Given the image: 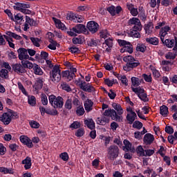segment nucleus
<instances>
[{
  "mask_svg": "<svg viewBox=\"0 0 177 177\" xmlns=\"http://www.w3.org/2000/svg\"><path fill=\"white\" fill-rule=\"evenodd\" d=\"M86 28L91 34H96V32L99 31V24L95 21H90L87 23Z\"/></svg>",
  "mask_w": 177,
  "mask_h": 177,
  "instance_id": "nucleus-10",
  "label": "nucleus"
},
{
  "mask_svg": "<svg viewBox=\"0 0 177 177\" xmlns=\"http://www.w3.org/2000/svg\"><path fill=\"white\" fill-rule=\"evenodd\" d=\"M93 107V102L91 100H87L84 102V109L86 113H89V111H92Z\"/></svg>",
  "mask_w": 177,
  "mask_h": 177,
  "instance_id": "nucleus-23",
  "label": "nucleus"
},
{
  "mask_svg": "<svg viewBox=\"0 0 177 177\" xmlns=\"http://www.w3.org/2000/svg\"><path fill=\"white\" fill-rule=\"evenodd\" d=\"M21 63L22 66H24V70H26V68H29L30 70H31V68H34V64L30 62V61L27 59L21 61Z\"/></svg>",
  "mask_w": 177,
  "mask_h": 177,
  "instance_id": "nucleus-28",
  "label": "nucleus"
},
{
  "mask_svg": "<svg viewBox=\"0 0 177 177\" xmlns=\"http://www.w3.org/2000/svg\"><path fill=\"white\" fill-rule=\"evenodd\" d=\"M67 19L68 20H72L74 23H82V21L85 20V18L82 17V15L74 14L73 12H70L68 15Z\"/></svg>",
  "mask_w": 177,
  "mask_h": 177,
  "instance_id": "nucleus-11",
  "label": "nucleus"
},
{
  "mask_svg": "<svg viewBox=\"0 0 177 177\" xmlns=\"http://www.w3.org/2000/svg\"><path fill=\"white\" fill-rule=\"evenodd\" d=\"M26 21L29 24L30 26H34L35 27H37L38 26V23H37V21L30 19V17L26 16Z\"/></svg>",
  "mask_w": 177,
  "mask_h": 177,
  "instance_id": "nucleus-35",
  "label": "nucleus"
},
{
  "mask_svg": "<svg viewBox=\"0 0 177 177\" xmlns=\"http://www.w3.org/2000/svg\"><path fill=\"white\" fill-rule=\"evenodd\" d=\"M143 142L145 145H151L154 142V136L150 133H147L145 135L143 138Z\"/></svg>",
  "mask_w": 177,
  "mask_h": 177,
  "instance_id": "nucleus-18",
  "label": "nucleus"
},
{
  "mask_svg": "<svg viewBox=\"0 0 177 177\" xmlns=\"http://www.w3.org/2000/svg\"><path fill=\"white\" fill-rule=\"evenodd\" d=\"M0 121L3 123L4 125H9L12 122V116L9 112H5L0 117Z\"/></svg>",
  "mask_w": 177,
  "mask_h": 177,
  "instance_id": "nucleus-15",
  "label": "nucleus"
},
{
  "mask_svg": "<svg viewBox=\"0 0 177 177\" xmlns=\"http://www.w3.org/2000/svg\"><path fill=\"white\" fill-rule=\"evenodd\" d=\"M162 157H163V161H165L166 165H168V167H169V165H171V158L165 155H164V156H162Z\"/></svg>",
  "mask_w": 177,
  "mask_h": 177,
  "instance_id": "nucleus-62",
  "label": "nucleus"
},
{
  "mask_svg": "<svg viewBox=\"0 0 177 177\" xmlns=\"http://www.w3.org/2000/svg\"><path fill=\"white\" fill-rule=\"evenodd\" d=\"M42 86H44V79L43 78H37L35 81L34 88L36 91L39 89H42Z\"/></svg>",
  "mask_w": 177,
  "mask_h": 177,
  "instance_id": "nucleus-24",
  "label": "nucleus"
},
{
  "mask_svg": "<svg viewBox=\"0 0 177 177\" xmlns=\"http://www.w3.org/2000/svg\"><path fill=\"white\" fill-rule=\"evenodd\" d=\"M4 13H6V15H7V16H8V17H10V20H12V21H15V18L13 17V14L12 13L10 10H9V9L5 10Z\"/></svg>",
  "mask_w": 177,
  "mask_h": 177,
  "instance_id": "nucleus-55",
  "label": "nucleus"
},
{
  "mask_svg": "<svg viewBox=\"0 0 177 177\" xmlns=\"http://www.w3.org/2000/svg\"><path fill=\"white\" fill-rule=\"evenodd\" d=\"M50 78L55 84L60 82V80H62V70H60V67L58 65L53 66V70L50 72Z\"/></svg>",
  "mask_w": 177,
  "mask_h": 177,
  "instance_id": "nucleus-4",
  "label": "nucleus"
},
{
  "mask_svg": "<svg viewBox=\"0 0 177 177\" xmlns=\"http://www.w3.org/2000/svg\"><path fill=\"white\" fill-rule=\"evenodd\" d=\"M30 39L34 45V46H36L37 48H39V46H41V45L39 44V42H41V39L39 38L30 37Z\"/></svg>",
  "mask_w": 177,
  "mask_h": 177,
  "instance_id": "nucleus-37",
  "label": "nucleus"
},
{
  "mask_svg": "<svg viewBox=\"0 0 177 177\" xmlns=\"http://www.w3.org/2000/svg\"><path fill=\"white\" fill-rule=\"evenodd\" d=\"M70 128H72L73 129H78L81 128V122L75 121L70 125Z\"/></svg>",
  "mask_w": 177,
  "mask_h": 177,
  "instance_id": "nucleus-46",
  "label": "nucleus"
},
{
  "mask_svg": "<svg viewBox=\"0 0 177 177\" xmlns=\"http://www.w3.org/2000/svg\"><path fill=\"white\" fill-rule=\"evenodd\" d=\"M126 118L128 121V124L132 125V124L135 122V120L138 119V115H136V113L131 112V115L127 114Z\"/></svg>",
  "mask_w": 177,
  "mask_h": 177,
  "instance_id": "nucleus-19",
  "label": "nucleus"
},
{
  "mask_svg": "<svg viewBox=\"0 0 177 177\" xmlns=\"http://www.w3.org/2000/svg\"><path fill=\"white\" fill-rule=\"evenodd\" d=\"M97 44H99L98 39H91V40L88 41V46H91V47L97 46Z\"/></svg>",
  "mask_w": 177,
  "mask_h": 177,
  "instance_id": "nucleus-49",
  "label": "nucleus"
},
{
  "mask_svg": "<svg viewBox=\"0 0 177 177\" xmlns=\"http://www.w3.org/2000/svg\"><path fill=\"white\" fill-rule=\"evenodd\" d=\"M76 34H75V33ZM88 34V29H86V27L84 24H77L75 27L72 28L71 30H68L66 33L70 37H75L77 34Z\"/></svg>",
  "mask_w": 177,
  "mask_h": 177,
  "instance_id": "nucleus-2",
  "label": "nucleus"
},
{
  "mask_svg": "<svg viewBox=\"0 0 177 177\" xmlns=\"http://www.w3.org/2000/svg\"><path fill=\"white\" fill-rule=\"evenodd\" d=\"M64 107L66 109V110H71V109H73V100L71 98H68L66 100Z\"/></svg>",
  "mask_w": 177,
  "mask_h": 177,
  "instance_id": "nucleus-38",
  "label": "nucleus"
},
{
  "mask_svg": "<svg viewBox=\"0 0 177 177\" xmlns=\"http://www.w3.org/2000/svg\"><path fill=\"white\" fill-rule=\"evenodd\" d=\"M168 107L165 105H162L160 107V114L162 115V117H167L169 114Z\"/></svg>",
  "mask_w": 177,
  "mask_h": 177,
  "instance_id": "nucleus-30",
  "label": "nucleus"
},
{
  "mask_svg": "<svg viewBox=\"0 0 177 177\" xmlns=\"http://www.w3.org/2000/svg\"><path fill=\"white\" fill-rule=\"evenodd\" d=\"M12 70L17 74H25L27 71L24 69V66L21 64H15L12 66Z\"/></svg>",
  "mask_w": 177,
  "mask_h": 177,
  "instance_id": "nucleus-16",
  "label": "nucleus"
},
{
  "mask_svg": "<svg viewBox=\"0 0 177 177\" xmlns=\"http://www.w3.org/2000/svg\"><path fill=\"white\" fill-rule=\"evenodd\" d=\"M138 31H139V30L132 28V29L127 32L128 36L131 37L132 38H140V33Z\"/></svg>",
  "mask_w": 177,
  "mask_h": 177,
  "instance_id": "nucleus-20",
  "label": "nucleus"
},
{
  "mask_svg": "<svg viewBox=\"0 0 177 177\" xmlns=\"http://www.w3.org/2000/svg\"><path fill=\"white\" fill-rule=\"evenodd\" d=\"M8 73H9L6 69L3 68L0 71V77L1 78H6L8 77Z\"/></svg>",
  "mask_w": 177,
  "mask_h": 177,
  "instance_id": "nucleus-57",
  "label": "nucleus"
},
{
  "mask_svg": "<svg viewBox=\"0 0 177 177\" xmlns=\"http://www.w3.org/2000/svg\"><path fill=\"white\" fill-rule=\"evenodd\" d=\"M75 136L77 138H82L83 135H85V130H84V128H79L77 131L75 133Z\"/></svg>",
  "mask_w": 177,
  "mask_h": 177,
  "instance_id": "nucleus-44",
  "label": "nucleus"
},
{
  "mask_svg": "<svg viewBox=\"0 0 177 177\" xmlns=\"http://www.w3.org/2000/svg\"><path fill=\"white\" fill-rule=\"evenodd\" d=\"M118 43L120 46L123 47L120 49L121 53H125V52H128L130 55L133 53V46L131 42L127 40L118 39Z\"/></svg>",
  "mask_w": 177,
  "mask_h": 177,
  "instance_id": "nucleus-5",
  "label": "nucleus"
},
{
  "mask_svg": "<svg viewBox=\"0 0 177 177\" xmlns=\"http://www.w3.org/2000/svg\"><path fill=\"white\" fill-rule=\"evenodd\" d=\"M153 28H154V26L152 22H149V24H145L144 27L145 31L146 34H148V35H149V34H151V32H153Z\"/></svg>",
  "mask_w": 177,
  "mask_h": 177,
  "instance_id": "nucleus-27",
  "label": "nucleus"
},
{
  "mask_svg": "<svg viewBox=\"0 0 177 177\" xmlns=\"http://www.w3.org/2000/svg\"><path fill=\"white\" fill-rule=\"evenodd\" d=\"M33 71L36 75H42L44 74L42 69L37 64H34Z\"/></svg>",
  "mask_w": 177,
  "mask_h": 177,
  "instance_id": "nucleus-31",
  "label": "nucleus"
},
{
  "mask_svg": "<svg viewBox=\"0 0 177 177\" xmlns=\"http://www.w3.org/2000/svg\"><path fill=\"white\" fill-rule=\"evenodd\" d=\"M19 140L21 143H23V145L27 146L28 149H32V147H34V144H32L30 138H28L27 136H21L19 137Z\"/></svg>",
  "mask_w": 177,
  "mask_h": 177,
  "instance_id": "nucleus-14",
  "label": "nucleus"
},
{
  "mask_svg": "<svg viewBox=\"0 0 177 177\" xmlns=\"http://www.w3.org/2000/svg\"><path fill=\"white\" fill-rule=\"evenodd\" d=\"M76 114L79 117H81L85 114V109H84V106L82 105H80L77 107Z\"/></svg>",
  "mask_w": 177,
  "mask_h": 177,
  "instance_id": "nucleus-36",
  "label": "nucleus"
},
{
  "mask_svg": "<svg viewBox=\"0 0 177 177\" xmlns=\"http://www.w3.org/2000/svg\"><path fill=\"white\" fill-rule=\"evenodd\" d=\"M6 153V147L3 146V144L0 143V154L1 156H5V153Z\"/></svg>",
  "mask_w": 177,
  "mask_h": 177,
  "instance_id": "nucleus-61",
  "label": "nucleus"
},
{
  "mask_svg": "<svg viewBox=\"0 0 177 177\" xmlns=\"http://www.w3.org/2000/svg\"><path fill=\"white\" fill-rule=\"evenodd\" d=\"M104 84L107 85V86H113V85H114V80H111L110 79H105Z\"/></svg>",
  "mask_w": 177,
  "mask_h": 177,
  "instance_id": "nucleus-64",
  "label": "nucleus"
},
{
  "mask_svg": "<svg viewBox=\"0 0 177 177\" xmlns=\"http://www.w3.org/2000/svg\"><path fill=\"white\" fill-rule=\"evenodd\" d=\"M8 113H9L10 117H11V120H12V118H13V117H15V118H19V115H17V112H15L12 109H9Z\"/></svg>",
  "mask_w": 177,
  "mask_h": 177,
  "instance_id": "nucleus-60",
  "label": "nucleus"
},
{
  "mask_svg": "<svg viewBox=\"0 0 177 177\" xmlns=\"http://www.w3.org/2000/svg\"><path fill=\"white\" fill-rule=\"evenodd\" d=\"M109 35H110L109 34V31L107 30V29L102 30L100 32V38H103L104 39H106V38H107Z\"/></svg>",
  "mask_w": 177,
  "mask_h": 177,
  "instance_id": "nucleus-41",
  "label": "nucleus"
},
{
  "mask_svg": "<svg viewBox=\"0 0 177 177\" xmlns=\"http://www.w3.org/2000/svg\"><path fill=\"white\" fill-rule=\"evenodd\" d=\"M41 100L43 106H46L48 104V97L46 96V94H41Z\"/></svg>",
  "mask_w": 177,
  "mask_h": 177,
  "instance_id": "nucleus-53",
  "label": "nucleus"
},
{
  "mask_svg": "<svg viewBox=\"0 0 177 177\" xmlns=\"http://www.w3.org/2000/svg\"><path fill=\"white\" fill-rule=\"evenodd\" d=\"M105 117H111V120L116 121V122H122V115H118L117 111L114 109H106L104 112Z\"/></svg>",
  "mask_w": 177,
  "mask_h": 177,
  "instance_id": "nucleus-6",
  "label": "nucleus"
},
{
  "mask_svg": "<svg viewBox=\"0 0 177 177\" xmlns=\"http://www.w3.org/2000/svg\"><path fill=\"white\" fill-rule=\"evenodd\" d=\"M169 30H171V28L168 26L162 28L160 31V35L165 37V35L168 34V31H169Z\"/></svg>",
  "mask_w": 177,
  "mask_h": 177,
  "instance_id": "nucleus-39",
  "label": "nucleus"
},
{
  "mask_svg": "<svg viewBox=\"0 0 177 177\" xmlns=\"http://www.w3.org/2000/svg\"><path fill=\"white\" fill-rule=\"evenodd\" d=\"M145 151L143 149V147H142V145L138 146L136 149V153H137L138 156H139L140 157L146 156V153H145Z\"/></svg>",
  "mask_w": 177,
  "mask_h": 177,
  "instance_id": "nucleus-34",
  "label": "nucleus"
},
{
  "mask_svg": "<svg viewBox=\"0 0 177 177\" xmlns=\"http://www.w3.org/2000/svg\"><path fill=\"white\" fill-rule=\"evenodd\" d=\"M120 154V149L117 145H111L108 149L109 158L111 161H114Z\"/></svg>",
  "mask_w": 177,
  "mask_h": 177,
  "instance_id": "nucleus-7",
  "label": "nucleus"
},
{
  "mask_svg": "<svg viewBox=\"0 0 177 177\" xmlns=\"http://www.w3.org/2000/svg\"><path fill=\"white\" fill-rule=\"evenodd\" d=\"M28 103L30 104V106H32V107H34L37 104V98H35V96L31 95L30 97L28 96Z\"/></svg>",
  "mask_w": 177,
  "mask_h": 177,
  "instance_id": "nucleus-32",
  "label": "nucleus"
},
{
  "mask_svg": "<svg viewBox=\"0 0 177 177\" xmlns=\"http://www.w3.org/2000/svg\"><path fill=\"white\" fill-rule=\"evenodd\" d=\"M164 46H166L167 48H174V45H175V40L174 39H167L163 42Z\"/></svg>",
  "mask_w": 177,
  "mask_h": 177,
  "instance_id": "nucleus-29",
  "label": "nucleus"
},
{
  "mask_svg": "<svg viewBox=\"0 0 177 177\" xmlns=\"http://www.w3.org/2000/svg\"><path fill=\"white\" fill-rule=\"evenodd\" d=\"M129 24L133 25L134 26L133 27V28H134V30H138L139 31H142V28H143V26L140 23V20L136 17H133L130 19L129 20Z\"/></svg>",
  "mask_w": 177,
  "mask_h": 177,
  "instance_id": "nucleus-12",
  "label": "nucleus"
},
{
  "mask_svg": "<svg viewBox=\"0 0 177 177\" xmlns=\"http://www.w3.org/2000/svg\"><path fill=\"white\" fill-rule=\"evenodd\" d=\"M142 77L146 82H151V75H148L147 74L145 73L142 75Z\"/></svg>",
  "mask_w": 177,
  "mask_h": 177,
  "instance_id": "nucleus-63",
  "label": "nucleus"
},
{
  "mask_svg": "<svg viewBox=\"0 0 177 177\" xmlns=\"http://www.w3.org/2000/svg\"><path fill=\"white\" fill-rule=\"evenodd\" d=\"M131 91H133L134 93L138 95L140 100L142 102H147L146 100V98H147V93H145V88L140 86L136 88L131 87Z\"/></svg>",
  "mask_w": 177,
  "mask_h": 177,
  "instance_id": "nucleus-8",
  "label": "nucleus"
},
{
  "mask_svg": "<svg viewBox=\"0 0 177 177\" xmlns=\"http://www.w3.org/2000/svg\"><path fill=\"white\" fill-rule=\"evenodd\" d=\"M106 45L109 48H113V39L111 38H108L105 39L104 42L103 43V45Z\"/></svg>",
  "mask_w": 177,
  "mask_h": 177,
  "instance_id": "nucleus-50",
  "label": "nucleus"
},
{
  "mask_svg": "<svg viewBox=\"0 0 177 177\" xmlns=\"http://www.w3.org/2000/svg\"><path fill=\"white\" fill-rule=\"evenodd\" d=\"M132 127L134 129H142V128H143V123L139 122V120H136L133 123Z\"/></svg>",
  "mask_w": 177,
  "mask_h": 177,
  "instance_id": "nucleus-40",
  "label": "nucleus"
},
{
  "mask_svg": "<svg viewBox=\"0 0 177 177\" xmlns=\"http://www.w3.org/2000/svg\"><path fill=\"white\" fill-rule=\"evenodd\" d=\"M131 82L133 86H139L140 85V82H139V78L138 77H132Z\"/></svg>",
  "mask_w": 177,
  "mask_h": 177,
  "instance_id": "nucleus-48",
  "label": "nucleus"
},
{
  "mask_svg": "<svg viewBox=\"0 0 177 177\" xmlns=\"http://www.w3.org/2000/svg\"><path fill=\"white\" fill-rule=\"evenodd\" d=\"M73 44H74V45H82L83 41H82V39H81V37H74L73 39Z\"/></svg>",
  "mask_w": 177,
  "mask_h": 177,
  "instance_id": "nucleus-47",
  "label": "nucleus"
},
{
  "mask_svg": "<svg viewBox=\"0 0 177 177\" xmlns=\"http://www.w3.org/2000/svg\"><path fill=\"white\" fill-rule=\"evenodd\" d=\"M145 41H146L147 44H149V45L157 46V45H158V44H160V40L158 39V38H157L156 37L146 38Z\"/></svg>",
  "mask_w": 177,
  "mask_h": 177,
  "instance_id": "nucleus-21",
  "label": "nucleus"
},
{
  "mask_svg": "<svg viewBox=\"0 0 177 177\" xmlns=\"http://www.w3.org/2000/svg\"><path fill=\"white\" fill-rule=\"evenodd\" d=\"M89 9V7L86 5L85 6H80L77 8L78 12H87Z\"/></svg>",
  "mask_w": 177,
  "mask_h": 177,
  "instance_id": "nucleus-59",
  "label": "nucleus"
},
{
  "mask_svg": "<svg viewBox=\"0 0 177 177\" xmlns=\"http://www.w3.org/2000/svg\"><path fill=\"white\" fill-rule=\"evenodd\" d=\"M21 164L24 165L25 169H30L31 168V166L32 165V163L31 162V158L26 157L24 160L21 161Z\"/></svg>",
  "mask_w": 177,
  "mask_h": 177,
  "instance_id": "nucleus-22",
  "label": "nucleus"
},
{
  "mask_svg": "<svg viewBox=\"0 0 177 177\" xmlns=\"http://www.w3.org/2000/svg\"><path fill=\"white\" fill-rule=\"evenodd\" d=\"M69 50L72 53H81V50H80V48H77L75 46H73L70 47Z\"/></svg>",
  "mask_w": 177,
  "mask_h": 177,
  "instance_id": "nucleus-56",
  "label": "nucleus"
},
{
  "mask_svg": "<svg viewBox=\"0 0 177 177\" xmlns=\"http://www.w3.org/2000/svg\"><path fill=\"white\" fill-rule=\"evenodd\" d=\"M29 124L31 128H34L35 129H38V128H39V123L35 120H31Z\"/></svg>",
  "mask_w": 177,
  "mask_h": 177,
  "instance_id": "nucleus-51",
  "label": "nucleus"
},
{
  "mask_svg": "<svg viewBox=\"0 0 177 177\" xmlns=\"http://www.w3.org/2000/svg\"><path fill=\"white\" fill-rule=\"evenodd\" d=\"M123 61L127 63L126 66L123 67L124 71H131L133 68H136L138 66H140V62H136V59L132 55H127L123 57Z\"/></svg>",
  "mask_w": 177,
  "mask_h": 177,
  "instance_id": "nucleus-1",
  "label": "nucleus"
},
{
  "mask_svg": "<svg viewBox=\"0 0 177 177\" xmlns=\"http://www.w3.org/2000/svg\"><path fill=\"white\" fill-rule=\"evenodd\" d=\"M109 122V119L106 117H103L101 118H98L97 124H100V125H106V124H107V122Z\"/></svg>",
  "mask_w": 177,
  "mask_h": 177,
  "instance_id": "nucleus-45",
  "label": "nucleus"
},
{
  "mask_svg": "<svg viewBox=\"0 0 177 177\" xmlns=\"http://www.w3.org/2000/svg\"><path fill=\"white\" fill-rule=\"evenodd\" d=\"M17 52L19 53L18 57L19 60H21V62H23V60H28L30 59V55H28L27 53V48H19Z\"/></svg>",
  "mask_w": 177,
  "mask_h": 177,
  "instance_id": "nucleus-13",
  "label": "nucleus"
},
{
  "mask_svg": "<svg viewBox=\"0 0 177 177\" xmlns=\"http://www.w3.org/2000/svg\"><path fill=\"white\" fill-rule=\"evenodd\" d=\"M59 158H62L63 161H68V153L67 152L60 153Z\"/></svg>",
  "mask_w": 177,
  "mask_h": 177,
  "instance_id": "nucleus-54",
  "label": "nucleus"
},
{
  "mask_svg": "<svg viewBox=\"0 0 177 177\" xmlns=\"http://www.w3.org/2000/svg\"><path fill=\"white\" fill-rule=\"evenodd\" d=\"M165 132L169 135H172L174 133V127L171 126H166L165 127Z\"/></svg>",
  "mask_w": 177,
  "mask_h": 177,
  "instance_id": "nucleus-58",
  "label": "nucleus"
},
{
  "mask_svg": "<svg viewBox=\"0 0 177 177\" xmlns=\"http://www.w3.org/2000/svg\"><path fill=\"white\" fill-rule=\"evenodd\" d=\"M112 107L116 110V113L118 115H122L124 114V110L122 109V107H121V104H117V103H113Z\"/></svg>",
  "mask_w": 177,
  "mask_h": 177,
  "instance_id": "nucleus-25",
  "label": "nucleus"
},
{
  "mask_svg": "<svg viewBox=\"0 0 177 177\" xmlns=\"http://www.w3.org/2000/svg\"><path fill=\"white\" fill-rule=\"evenodd\" d=\"M79 86L82 91H84V92H88V93H92V92H95L96 89L91 83H86L85 81H81V82L79 84Z\"/></svg>",
  "mask_w": 177,
  "mask_h": 177,
  "instance_id": "nucleus-9",
  "label": "nucleus"
},
{
  "mask_svg": "<svg viewBox=\"0 0 177 177\" xmlns=\"http://www.w3.org/2000/svg\"><path fill=\"white\" fill-rule=\"evenodd\" d=\"M107 12L111 15V16H115V6H111L108 8H106Z\"/></svg>",
  "mask_w": 177,
  "mask_h": 177,
  "instance_id": "nucleus-43",
  "label": "nucleus"
},
{
  "mask_svg": "<svg viewBox=\"0 0 177 177\" xmlns=\"http://www.w3.org/2000/svg\"><path fill=\"white\" fill-rule=\"evenodd\" d=\"M18 88L19 91H21V92L25 95V96H28V93H27V91H26V88L21 82H18Z\"/></svg>",
  "mask_w": 177,
  "mask_h": 177,
  "instance_id": "nucleus-42",
  "label": "nucleus"
},
{
  "mask_svg": "<svg viewBox=\"0 0 177 177\" xmlns=\"http://www.w3.org/2000/svg\"><path fill=\"white\" fill-rule=\"evenodd\" d=\"M61 86L63 89V91H66V92H71V87H70V85L67 83H62L61 84Z\"/></svg>",
  "mask_w": 177,
  "mask_h": 177,
  "instance_id": "nucleus-52",
  "label": "nucleus"
},
{
  "mask_svg": "<svg viewBox=\"0 0 177 177\" xmlns=\"http://www.w3.org/2000/svg\"><path fill=\"white\" fill-rule=\"evenodd\" d=\"M48 101L55 109H63L64 100L62 97H56L55 95H51L48 97Z\"/></svg>",
  "mask_w": 177,
  "mask_h": 177,
  "instance_id": "nucleus-3",
  "label": "nucleus"
},
{
  "mask_svg": "<svg viewBox=\"0 0 177 177\" xmlns=\"http://www.w3.org/2000/svg\"><path fill=\"white\" fill-rule=\"evenodd\" d=\"M146 49L147 47L143 44H138L136 46L137 52H141L142 53H145L146 52Z\"/></svg>",
  "mask_w": 177,
  "mask_h": 177,
  "instance_id": "nucleus-33",
  "label": "nucleus"
},
{
  "mask_svg": "<svg viewBox=\"0 0 177 177\" xmlns=\"http://www.w3.org/2000/svg\"><path fill=\"white\" fill-rule=\"evenodd\" d=\"M84 124L85 125H86L88 129L93 130L95 129V128H96V126L95 125V122L93 119H87L84 120Z\"/></svg>",
  "mask_w": 177,
  "mask_h": 177,
  "instance_id": "nucleus-26",
  "label": "nucleus"
},
{
  "mask_svg": "<svg viewBox=\"0 0 177 177\" xmlns=\"http://www.w3.org/2000/svg\"><path fill=\"white\" fill-rule=\"evenodd\" d=\"M40 113H46V114H48L49 115H58L59 111L56 109H46L44 106L39 107Z\"/></svg>",
  "mask_w": 177,
  "mask_h": 177,
  "instance_id": "nucleus-17",
  "label": "nucleus"
}]
</instances>
